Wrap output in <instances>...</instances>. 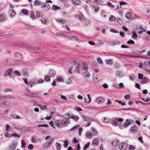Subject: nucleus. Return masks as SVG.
<instances>
[{"mask_svg":"<svg viewBox=\"0 0 150 150\" xmlns=\"http://www.w3.org/2000/svg\"><path fill=\"white\" fill-rule=\"evenodd\" d=\"M78 64L75 67L74 71L75 72L80 74V72H82L83 71L87 69L88 66L85 62H78Z\"/></svg>","mask_w":150,"mask_h":150,"instance_id":"f257e3e1","label":"nucleus"},{"mask_svg":"<svg viewBox=\"0 0 150 150\" xmlns=\"http://www.w3.org/2000/svg\"><path fill=\"white\" fill-rule=\"evenodd\" d=\"M70 120L68 118L63 119L61 122L60 120L56 121L55 124L58 127H61L62 126H67Z\"/></svg>","mask_w":150,"mask_h":150,"instance_id":"f03ea898","label":"nucleus"},{"mask_svg":"<svg viewBox=\"0 0 150 150\" xmlns=\"http://www.w3.org/2000/svg\"><path fill=\"white\" fill-rule=\"evenodd\" d=\"M17 144L14 141H13L11 145H9L6 150H15Z\"/></svg>","mask_w":150,"mask_h":150,"instance_id":"7ed1b4c3","label":"nucleus"},{"mask_svg":"<svg viewBox=\"0 0 150 150\" xmlns=\"http://www.w3.org/2000/svg\"><path fill=\"white\" fill-rule=\"evenodd\" d=\"M17 45L19 47L24 48L26 50H32L34 49L33 47L30 45H26L23 43H18Z\"/></svg>","mask_w":150,"mask_h":150,"instance_id":"20e7f679","label":"nucleus"},{"mask_svg":"<svg viewBox=\"0 0 150 150\" xmlns=\"http://www.w3.org/2000/svg\"><path fill=\"white\" fill-rule=\"evenodd\" d=\"M10 101H5L0 103V108H7L9 106Z\"/></svg>","mask_w":150,"mask_h":150,"instance_id":"39448f33","label":"nucleus"},{"mask_svg":"<svg viewBox=\"0 0 150 150\" xmlns=\"http://www.w3.org/2000/svg\"><path fill=\"white\" fill-rule=\"evenodd\" d=\"M119 147L121 150H125L127 148V144L125 142H122L120 144Z\"/></svg>","mask_w":150,"mask_h":150,"instance_id":"423d86ee","label":"nucleus"},{"mask_svg":"<svg viewBox=\"0 0 150 150\" xmlns=\"http://www.w3.org/2000/svg\"><path fill=\"white\" fill-rule=\"evenodd\" d=\"M31 98L41 97L42 96V94L40 92L36 93H31Z\"/></svg>","mask_w":150,"mask_h":150,"instance_id":"0eeeda50","label":"nucleus"},{"mask_svg":"<svg viewBox=\"0 0 150 150\" xmlns=\"http://www.w3.org/2000/svg\"><path fill=\"white\" fill-rule=\"evenodd\" d=\"M13 69H7L4 73V76L6 77L8 76L10 77L11 76Z\"/></svg>","mask_w":150,"mask_h":150,"instance_id":"6e6552de","label":"nucleus"},{"mask_svg":"<svg viewBox=\"0 0 150 150\" xmlns=\"http://www.w3.org/2000/svg\"><path fill=\"white\" fill-rule=\"evenodd\" d=\"M96 100L98 103L99 104H101L104 102L105 100L103 97L100 96L97 98Z\"/></svg>","mask_w":150,"mask_h":150,"instance_id":"1a4fd4ad","label":"nucleus"},{"mask_svg":"<svg viewBox=\"0 0 150 150\" xmlns=\"http://www.w3.org/2000/svg\"><path fill=\"white\" fill-rule=\"evenodd\" d=\"M15 57L17 60H20L22 59V55L20 52H17L15 54Z\"/></svg>","mask_w":150,"mask_h":150,"instance_id":"9d476101","label":"nucleus"},{"mask_svg":"<svg viewBox=\"0 0 150 150\" xmlns=\"http://www.w3.org/2000/svg\"><path fill=\"white\" fill-rule=\"evenodd\" d=\"M54 140L53 138L51 137L47 136V148L51 146Z\"/></svg>","mask_w":150,"mask_h":150,"instance_id":"9b49d317","label":"nucleus"},{"mask_svg":"<svg viewBox=\"0 0 150 150\" xmlns=\"http://www.w3.org/2000/svg\"><path fill=\"white\" fill-rule=\"evenodd\" d=\"M88 67H87V69L86 70L83 71L82 72V75L85 77L88 78L90 76V74L89 73L88 71Z\"/></svg>","mask_w":150,"mask_h":150,"instance_id":"f8f14e48","label":"nucleus"},{"mask_svg":"<svg viewBox=\"0 0 150 150\" xmlns=\"http://www.w3.org/2000/svg\"><path fill=\"white\" fill-rule=\"evenodd\" d=\"M92 9L95 13H96L99 11V7L96 5H93L92 6Z\"/></svg>","mask_w":150,"mask_h":150,"instance_id":"ddd939ff","label":"nucleus"},{"mask_svg":"<svg viewBox=\"0 0 150 150\" xmlns=\"http://www.w3.org/2000/svg\"><path fill=\"white\" fill-rule=\"evenodd\" d=\"M96 74H93V80L95 83H97L101 80L100 77L96 76Z\"/></svg>","mask_w":150,"mask_h":150,"instance_id":"4468645a","label":"nucleus"},{"mask_svg":"<svg viewBox=\"0 0 150 150\" xmlns=\"http://www.w3.org/2000/svg\"><path fill=\"white\" fill-rule=\"evenodd\" d=\"M130 130L131 132L132 133L137 132L138 131L137 126L136 125H133L130 128Z\"/></svg>","mask_w":150,"mask_h":150,"instance_id":"2eb2a0df","label":"nucleus"},{"mask_svg":"<svg viewBox=\"0 0 150 150\" xmlns=\"http://www.w3.org/2000/svg\"><path fill=\"white\" fill-rule=\"evenodd\" d=\"M81 117L82 118L83 120L85 121L88 122H90L92 119L91 118H89L88 117L83 115H81Z\"/></svg>","mask_w":150,"mask_h":150,"instance_id":"dca6fc26","label":"nucleus"},{"mask_svg":"<svg viewBox=\"0 0 150 150\" xmlns=\"http://www.w3.org/2000/svg\"><path fill=\"white\" fill-rule=\"evenodd\" d=\"M132 121L134 122L133 120L128 119L126 120V122H124L123 124V126L125 127H127L131 124Z\"/></svg>","mask_w":150,"mask_h":150,"instance_id":"f3484780","label":"nucleus"},{"mask_svg":"<svg viewBox=\"0 0 150 150\" xmlns=\"http://www.w3.org/2000/svg\"><path fill=\"white\" fill-rule=\"evenodd\" d=\"M15 97L13 96L10 95L4 96L2 95V99H13Z\"/></svg>","mask_w":150,"mask_h":150,"instance_id":"a211bd4d","label":"nucleus"},{"mask_svg":"<svg viewBox=\"0 0 150 150\" xmlns=\"http://www.w3.org/2000/svg\"><path fill=\"white\" fill-rule=\"evenodd\" d=\"M148 79L146 77H144L140 80V82L142 84H145L148 82Z\"/></svg>","mask_w":150,"mask_h":150,"instance_id":"6ab92c4d","label":"nucleus"},{"mask_svg":"<svg viewBox=\"0 0 150 150\" xmlns=\"http://www.w3.org/2000/svg\"><path fill=\"white\" fill-rule=\"evenodd\" d=\"M119 143V142L118 139H116L114 140L111 142V144L113 146H116Z\"/></svg>","mask_w":150,"mask_h":150,"instance_id":"aec40b11","label":"nucleus"},{"mask_svg":"<svg viewBox=\"0 0 150 150\" xmlns=\"http://www.w3.org/2000/svg\"><path fill=\"white\" fill-rule=\"evenodd\" d=\"M120 42L119 41H111L109 42H108V44L109 45H111L112 46L115 45L117 44H120Z\"/></svg>","mask_w":150,"mask_h":150,"instance_id":"412c9836","label":"nucleus"},{"mask_svg":"<svg viewBox=\"0 0 150 150\" xmlns=\"http://www.w3.org/2000/svg\"><path fill=\"white\" fill-rule=\"evenodd\" d=\"M9 14L11 17H13L16 15V13L13 9H11L9 11Z\"/></svg>","mask_w":150,"mask_h":150,"instance_id":"4be33fe9","label":"nucleus"},{"mask_svg":"<svg viewBox=\"0 0 150 150\" xmlns=\"http://www.w3.org/2000/svg\"><path fill=\"white\" fill-rule=\"evenodd\" d=\"M56 74L55 71L53 69H50L49 71V74L51 77H53L55 76Z\"/></svg>","mask_w":150,"mask_h":150,"instance_id":"5701e85b","label":"nucleus"},{"mask_svg":"<svg viewBox=\"0 0 150 150\" xmlns=\"http://www.w3.org/2000/svg\"><path fill=\"white\" fill-rule=\"evenodd\" d=\"M125 16L126 18L128 19H130L132 17V14L130 12H127Z\"/></svg>","mask_w":150,"mask_h":150,"instance_id":"b1692460","label":"nucleus"},{"mask_svg":"<svg viewBox=\"0 0 150 150\" xmlns=\"http://www.w3.org/2000/svg\"><path fill=\"white\" fill-rule=\"evenodd\" d=\"M16 128L17 129L21 131H23L24 132H25V131H27V128H25L23 127L18 126Z\"/></svg>","mask_w":150,"mask_h":150,"instance_id":"393cba45","label":"nucleus"},{"mask_svg":"<svg viewBox=\"0 0 150 150\" xmlns=\"http://www.w3.org/2000/svg\"><path fill=\"white\" fill-rule=\"evenodd\" d=\"M91 131L93 132L92 134L94 135H96L98 134V132L96 129L93 127H92L91 129Z\"/></svg>","mask_w":150,"mask_h":150,"instance_id":"a878e982","label":"nucleus"},{"mask_svg":"<svg viewBox=\"0 0 150 150\" xmlns=\"http://www.w3.org/2000/svg\"><path fill=\"white\" fill-rule=\"evenodd\" d=\"M69 118H71L76 122L79 119V117L77 115L69 116Z\"/></svg>","mask_w":150,"mask_h":150,"instance_id":"bb28decb","label":"nucleus"},{"mask_svg":"<svg viewBox=\"0 0 150 150\" xmlns=\"http://www.w3.org/2000/svg\"><path fill=\"white\" fill-rule=\"evenodd\" d=\"M132 38L134 40L136 39L137 37V34L136 32V31H133L132 32Z\"/></svg>","mask_w":150,"mask_h":150,"instance_id":"cd10ccee","label":"nucleus"},{"mask_svg":"<svg viewBox=\"0 0 150 150\" xmlns=\"http://www.w3.org/2000/svg\"><path fill=\"white\" fill-rule=\"evenodd\" d=\"M56 81L58 82H64V79L62 76H59L56 79Z\"/></svg>","mask_w":150,"mask_h":150,"instance_id":"c85d7f7f","label":"nucleus"},{"mask_svg":"<svg viewBox=\"0 0 150 150\" xmlns=\"http://www.w3.org/2000/svg\"><path fill=\"white\" fill-rule=\"evenodd\" d=\"M11 116L13 119H20L21 118V117L19 115H16L15 114H11Z\"/></svg>","mask_w":150,"mask_h":150,"instance_id":"c756f323","label":"nucleus"},{"mask_svg":"<svg viewBox=\"0 0 150 150\" xmlns=\"http://www.w3.org/2000/svg\"><path fill=\"white\" fill-rule=\"evenodd\" d=\"M116 76L117 77H120L123 75L122 72L120 71H117L116 72Z\"/></svg>","mask_w":150,"mask_h":150,"instance_id":"7c9ffc66","label":"nucleus"},{"mask_svg":"<svg viewBox=\"0 0 150 150\" xmlns=\"http://www.w3.org/2000/svg\"><path fill=\"white\" fill-rule=\"evenodd\" d=\"M98 141L99 140L97 138H94L92 142V144L93 145H98Z\"/></svg>","mask_w":150,"mask_h":150,"instance_id":"2f4dec72","label":"nucleus"},{"mask_svg":"<svg viewBox=\"0 0 150 150\" xmlns=\"http://www.w3.org/2000/svg\"><path fill=\"white\" fill-rule=\"evenodd\" d=\"M112 124L114 126H117L118 124V122L116 118L114 119L112 121Z\"/></svg>","mask_w":150,"mask_h":150,"instance_id":"473e14b6","label":"nucleus"},{"mask_svg":"<svg viewBox=\"0 0 150 150\" xmlns=\"http://www.w3.org/2000/svg\"><path fill=\"white\" fill-rule=\"evenodd\" d=\"M86 137L88 139L91 138L92 136V134L89 132H86Z\"/></svg>","mask_w":150,"mask_h":150,"instance_id":"72a5a7b5","label":"nucleus"},{"mask_svg":"<svg viewBox=\"0 0 150 150\" xmlns=\"http://www.w3.org/2000/svg\"><path fill=\"white\" fill-rule=\"evenodd\" d=\"M102 121L104 123H108L110 121V120L109 118L105 117L102 120Z\"/></svg>","mask_w":150,"mask_h":150,"instance_id":"f704fd0d","label":"nucleus"},{"mask_svg":"<svg viewBox=\"0 0 150 150\" xmlns=\"http://www.w3.org/2000/svg\"><path fill=\"white\" fill-rule=\"evenodd\" d=\"M5 18V15L4 14H1L0 15V21L1 22L4 21Z\"/></svg>","mask_w":150,"mask_h":150,"instance_id":"c9c22d12","label":"nucleus"},{"mask_svg":"<svg viewBox=\"0 0 150 150\" xmlns=\"http://www.w3.org/2000/svg\"><path fill=\"white\" fill-rule=\"evenodd\" d=\"M23 75L26 76H28V71L26 69H24L23 71Z\"/></svg>","mask_w":150,"mask_h":150,"instance_id":"e433bc0d","label":"nucleus"},{"mask_svg":"<svg viewBox=\"0 0 150 150\" xmlns=\"http://www.w3.org/2000/svg\"><path fill=\"white\" fill-rule=\"evenodd\" d=\"M29 14L30 16V18L32 19H34L36 18L35 16L34 15V13L33 11H30Z\"/></svg>","mask_w":150,"mask_h":150,"instance_id":"4c0bfd02","label":"nucleus"},{"mask_svg":"<svg viewBox=\"0 0 150 150\" xmlns=\"http://www.w3.org/2000/svg\"><path fill=\"white\" fill-rule=\"evenodd\" d=\"M41 6V7L42 8V9L46 11V5L45 4V3H42L41 2V4L40 5Z\"/></svg>","mask_w":150,"mask_h":150,"instance_id":"58836bf2","label":"nucleus"},{"mask_svg":"<svg viewBox=\"0 0 150 150\" xmlns=\"http://www.w3.org/2000/svg\"><path fill=\"white\" fill-rule=\"evenodd\" d=\"M13 74L17 76H21V74L20 72L18 71L15 70L13 72Z\"/></svg>","mask_w":150,"mask_h":150,"instance_id":"ea45409f","label":"nucleus"},{"mask_svg":"<svg viewBox=\"0 0 150 150\" xmlns=\"http://www.w3.org/2000/svg\"><path fill=\"white\" fill-rule=\"evenodd\" d=\"M72 1L76 5H78L80 4V2L79 0H72Z\"/></svg>","mask_w":150,"mask_h":150,"instance_id":"a19ab883","label":"nucleus"},{"mask_svg":"<svg viewBox=\"0 0 150 150\" xmlns=\"http://www.w3.org/2000/svg\"><path fill=\"white\" fill-rule=\"evenodd\" d=\"M41 4V2L38 0H36L34 4V6H37L40 5Z\"/></svg>","mask_w":150,"mask_h":150,"instance_id":"79ce46f5","label":"nucleus"},{"mask_svg":"<svg viewBox=\"0 0 150 150\" xmlns=\"http://www.w3.org/2000/svg\"><path fill=\"white\" fill-rule=\"evenodd\" d=\"M115 21H117L120 24H121L122 23V19L119 18H115Z\"/></svg>","mask_w":150,"mask_h":150,"instance_id":"37998d69","label":"nucleus"},{"mask_svg":"<svg viewBox=\"0 0 150 150\" xmlns=\"http://www.w3.org/2000/svg\"><path fill=\"white\" fill-rule=\"evenodd\" d=\"M38 106L41 109L45 110L46 109L47 107L46 105H42L41 104H38Z\"/></svg>","mask_w":150,"mask_h":150,"instance_id":"c03bdc74","label":"nucleus"},{"mask_svg":"<svg viewBox=\"0 0 150 150\" xmlns=\"http://www.w3.org/2000/svg\"><path fill=\"white\" fill-rule=\"evenodd\" d=\"M21 13L26 15H28V12L27 10L25 9H22Z\"/></svg>","mask_w":150,"mask_h":150,"instance_id":"a18cd8bd","label":"nucleus"},{"mask_svg":"<svg viewBox=\"0 0 150 150\" xmlns=\"http://www.w3.org/2000/svg\"><path fill=\"white\" fill-rule=\"evenodd\" d=\"M105 62L108 64L112 65L113 64V61L111 59H107L105 61Z\"/></svg>","mask_w":150,"mask_h":150,"instance_id":"49530a36","label":"nucleus"},{"mask_svg":"<svg viewBox=\"0 0 150 150\" xmlns=\"http://www.w3.org/2000/svg\"><path fill=\"white\" fill-rule=\"evenodd\" d=\"M93 1L97 4H100L103 2V1L101 0H93Z\"/></svg>","mask_w":150,"mask_h":150,"instance_id":"de8ad7c7","label":"nucleus"},{"mask_svg":"<svg viewBox=\"0 0 150 150\" xmlns=\"http://www.w3.org/2000/svg\"><path fill=\"white\" fill-rule=\"evenodd\" d=\"M79 127H80V125H77L75 126H74L72 128H71L70 129V131H73L75 129L79 128Z\"/></svg>","mask_w":150,"mask_h":150,"instance_id":"09e8293b","label":"nucleus"},{"mask_svg":"<svg viewBox=\"0 0 150 150\" xmlns=\"http://www.w3.org/2000/svg\"><path fill=\"white\" fill-rule=\"evenodd\" d=\"M52 9L54 11H56L60 9V8L59 6L53 5L52 7Z\"/></svg>","mask_w":150,"mask_h":150,"instance_id":"8fccbe9b","label":"nucleus"},{"mask_svg":"<svg viewBox=\"0 0 150 150\" xmlns=\"http://www.w3.org/2000/svg\"><path fill=\"white\" fill-rule=\"evenodd\" d=\"M27 84L30 86V87L32 88L35 85V83L32 81H30L28 82Z\"/></svg>","mask_w":150,"mask_h":150,"instance_id":"3c124183","label":"nucleus"},{"mask_svg":"<svg viewBox=\"0 0 150 150\" xmlns=\"http://www.w3.org/2000/svg\"><path fill=\"white\" fill-rule=\"evenodd\" d=\"M11 129V127L8 124H6V131L7 132H8Z\"/></svg>","mask_w":150,"mask_h":150,"instance_id":"603ef678","label":"nucleus"},{"mask_svg":"<svg viewBox=\"0 0 150 150\" xmlns=\"http://www.w3.org/2000/svg\"><path fill=\"white\" fill-rule=\"evenodd\" d=\"M21 147L22 148H24L25 146L26 143L24 140H22L21 141Z\"/></svg>","mask_w":150,"mask_h":150,"instance_id":"864d4df0","label":"nucleus"},{"mask_svg":"<svg viewBox=\"0 0 150 150\" xmlns=\"http://www.w3.org/2000/svg\"><path fill=\"white\" fill-rule=\"evenodd\" d=\"M56 147L57 150H60L61 147V146L60 144H59L57 142H56Z\"/></svg>","mask_w":150,"mask_h":150,"instance_id":"5fc2aeb1","label":"nucleus"},{"mask_svg":"<svg viewBox=\"0 0 150 150\" xmlns=\"http://www.w3.org/2000/svg\"><path fill=\"white\" fill-rule=\"evenodd\" d=\"M115 18L114 16L111 15L109 17V21L110 22H112L113 21H115Z\"/></svg>","mask_w":150,"mask_h":150,"instance_id":"6e6d98bb","label":"nucleus"},{"mask_svg":"<svg viewBox=\"0 0 150 150\" xmlns=\"http://www.w3.org/2000/svg\"><path fill=\"white\" fill-rule=\"evenodd\" d=\"M72 80L70 78H69L66 81V83L68 84H70L72 83Z\"/></svg>","mask_w":150,"mask_h":150,"instance_id":"4d7b16f0","label":"nucleus"},{"mask_svg":"<svg viewBox=\"0 0 150 150\" xmlns=\"http://www.w3.org/2000/svg\"><path fill=\"white\" fill-rule=\"evenodd\" d=\"M12 90L10 88H6L4 90V91L5 93H7L9 92L12 91Z\"/></svg>","mask_w":150,"mask_h":150,"instance_id":"13d9d810","label":"nucleus"},{"mask_svg":"<svg viewBox=\"0 0 150 150\" xmlns=\"http://www.w3.org/2000/svg\"><path fill=\"white\" fill-rule=\"evenodd\" d=\"M36 16L37 18H40V17H42V15L41 14V13L39 11H38L36 12Z\"/></svg>","mask_w":150,"mask_h":150,"instance_id":"bf43d9fd","label":"nucleus"},{"mask_svg":"<svg viewBox=\"0 0 150 150\" xmlns=\"http://www.w3.org/2000/svg\"><path fill=\"white\" fill-rule=\"evenodd\" d=\"M97 61L98 63H99L100 64H103V62L100 57H98L97 59Z\"/></svg>","mask_w":150,"mask_h":150,"instance_id":"052dcab7","label":"nucleus"},{"mask_svg":"<svg viewBox=\"0 0 150 150\" xmlns=\"http://www.w3.org/2000/svg\"><path fill=\"white\" fill-rule=\"evenodd\" d=\"M72 40L73 41H77L79 40V39L78 38L75 36H72Z\"/></svg>","mask_w":150,"mask_h":150,"instance_id":"680f3d73","label":"nucleus"},{"mask_svg":"<svg viewBox=\"0 0 150 150\" xmlns=\"http://www.w3.org/2000/svg\"><path fill=\"white\" fill-rule=\"evenodd\" d=\"M49 112L50 113L49 114L50 115L49 116H47V120H50L51 119L52 117V115L54 113L53 112Z\"/></svg>","mask_w":150,"mask_h":150,"instance_id":"e2e57ef3","label":"nucleus"},{"mask_svg":"<svg viewBox=\"0 0 150 150\" xmlns=\"http://www.w3.org/2000/svg\"><path fill=\"white\" fill-rule=\"evenodd\" d=\"M90 142H88L83 147L84 150H86L88 148L90 145Z\"/></svg>","mask_w":150,"mask_h":150,"instance_id":"0e129e2a","label":"nucleus"},{"mask_svg":"<svg viewBox=\"0 0 150 150\" xmlns=\"http://www.w3.org/2000/svg\"><path fill=\"white\" fill-rule=\"evenodd\" d=\"M64 144H63V146L65 148H66L67 147L68 143V141L67 140H65L63 142Z\"/></svg>","mask_w":150,"mask_h":150,"instance_id":"69168bd1","label":"nucleus"},{"mask_svg":"<svg viewBox=\"0 0 150 150\" xmlns=\"http://www.w3.org/2000/svg\"><path fill=\"white\" fill-rule=\"evenodd\" d=\"M135 147L133 146L129 145V150H134L135 149Z\"/></svg>","mask_w":150,"mask_h":150,"instance_id":"338daca9","label":"nucleus"},{"mask_svg":"<svg viewBox=\"0 0 150 150\" xmlns=\"http://www.w3.org/2000/svg\"><path fill=\"white\" fill-rule=\"evenodd\" d=\"M57 21L59 22H61L62 23H64L65 22V20L62 19H59L57 20Z\"/></svg>","mask_w":150,"mask_h":150,"instance_id":"774afa93","label":"nucleus"}]
</instances>
